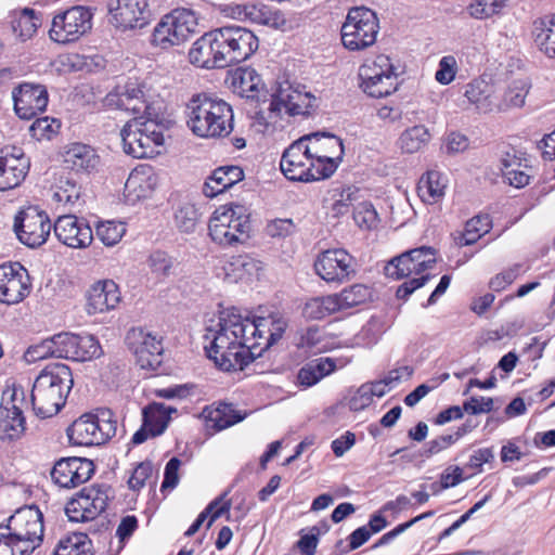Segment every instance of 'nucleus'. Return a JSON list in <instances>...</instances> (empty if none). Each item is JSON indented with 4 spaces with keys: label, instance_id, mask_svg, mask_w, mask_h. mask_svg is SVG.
Wrapping results in <instances>:
<instances>
[{
    "label": "nucleus",
    "instance_id": "774afa93",
    "mask_svg": "<svg viewBox=\"0 0 555 555\" xmlns=\"http://www.w3.org/2000/svg\"><path fill=\"white\" fill-rule=\"evenodd\" d=\"M153 466L150 462L140 463L128 480L131 490L138 491L145 486V481L152 476Z\"/></svg>",
    "mask_w": 555,
    "mask_h": 555
},
{
    "label": "nucleus",
    "instance_id": "de8ad7c7",
    "mask_svg": "<svg viewBox=\"0 0 555 555\" xmlns=\"http://www.w3.org/2000/svg\"><path fill=\"white\" fill-rule=\"evenodd\" d=\"M508 2L509 0H475L467 7V12L473 18L487 20L500 14Z\"/></svg>",
    "mask_w": 555,
    "mask_h": 555
},
{
    "label": "nucleus",
    "instance_id": "cd10ccee",
    "mask_svg": "<svg viewBox=\"0 0 555 555\" xmlns=\"http://www.w3.org/2000/svg\"><path fill=\"white\" fill-rule=\"evenodd\" d=\"M18 397L23 399L24 391L14 388L11 396V406H9V402L0 406V437L2 439H16L25 430V417L22 410L14 403Z\"/></svg>",
    "mask_w": 555,
    "mask_h": 555
},
{
    "label": "nucleus",
    "instance_id": "864d4df0",
    "mask_svg": "<svg viewBox=\"0 0 555 555\" xmlns=\"http://www.w3.org/2000/svg\"><path fill=\"white\" fill-rule=\"evenodd\" d=\"M126 232V227L122 222L105 221L96 225L95 233L101 242L106 246H114L117 244Z\"/></svg>",
    "mask_w": 555,
    "mask_h": 555
},
{
    "label": "nucleus",
    "instance_id": "13d9d810",
    "mask_svg": "<svg viewBox=\"0 0 555 555\" xmlns=\"http://www.w3.org/2000/svg\"><path fill=\"white\" fill-rule=\"evenodd\" d=\"M60 127L61 124L57 119L46 116L37 118L29 127V131L31 137L36 140H49L51 139L52 134L57 132Z\"/></svg>",
    "mask_w": 555,
    "mask_h": 555
},
{
    "label": "nucleus",
    "instance_id": "393cba45",
    "mask_svg": "<svg viewBox=\"0 0 555 555\" xmlns=\"http://www.w3.org/2000/svg\"><path fill=\"white\" fill-rule=\"evenodd\" d=\"M217 36L215 29L204 34L192 46L189 52L190 62L204 68H223L225 67L222 56L219 54L220 48H217Z\"/></svg>",
    "mask_w": 555,
    "mask_h": 555
},
{
    "label": "nucleus",
    "instance_id": "aec40b11",
    "mask_svg": "<svg viewBox=\"0 0 555 555\" xmlns=\"http://www.w3.org/2000/svg\"><path fill=\"white\" fill-rule=\"evenodd\" d=\"M128 340L133 347L137 364L141 369L156 370L163 362L162 338L143 328H133Z\"/></svg>",
    "mask_w": 555,
    "mask_h": 555
},
{
    "label": "nucleus",
    "instance_id": "f03ea898",
    "mask_svg": "<svg viewBox=\"0 0 555 555\" xmlns=\"http://www.w3.org/2000/svg\"><path fill=\"white\" fill-rule=\"evenodd\" d=\"M70 369L64 363L46 366L33 384L30 401L35 414L41 418L52 417L65 405L73 388Z\"/></svg>",
    "mask_w": 555,
    "mask_h": 555
},
{
    "label": "nucleus",
    "instance_id": "9d476101",
    "mask_svg": "<svg viewBox=\"0 0 555 555\" xmlns=\"http://www.w3.org/2000/svg\"><path fill=\"white\" fill-rule=\"evenodd\" d=\"M307 140V151L310 152L318 173L322 179L330 178L343 160V140L332 133L317 132L304 137Z\"/></svg>",
    "mask_w": 555,
    "mask_h": 555
},
{
    "label": "nucleus",
    "instance_id": "4c0bfd02",
    "mask_svg": "<svg viewBox=\"0 0 555 555\" xmlns=\"http://www.w3.org/2000/svg\"><path fill=\"white\" fill-rule=\"evenodd\" d=\"M202 214L190 202H180L173 208V224L180 233H194L201 222Z\"/></svg>",
    "mask_w": 555,
    "mask_h": 555
},
{
    "label": "nucleus",
    "instance_id": "5fc2aeb1",
    "mask_svg": "<svg viewBox=\"0 0 555 555\" xmlns=\"http://www.w3.org/2000/svg\"><path fill=\"white\" fill-rule=\"evenodd\" d=\"M514 165H519L516 157H511L509 154H506V157L502 158L503 176L509 185L524 188L529 183L530 177L526 172L515 169Z\"/></svg>",
    "mask_w": 555,
    "mask_h": 555
},
{
    "label": "nucleus",
    "instance_id": "423d86ee",
    "mask_svg": "<svg viewBox=\"0 0 555 555\" xmlns=\"http://www.w3.org/2000/svg\"><path fill=\"white\" fill-rule=\"evenodd\" d=\"M111 410H100L96 414H83L68 428L69 441L76 446L102 444L116 435L117 421Z\"/></svg>",
    "mask_w": 555,
    "mask_h": 555
},
{
    "label": "nucleus",
    "instance_id": "f704fd0d",
    "mask_svg": "<svg viewBox=\"0 0 555 555\" xmlns=\"http://www.w3.org/2000/svg\"><path fill=\"white\" fill-rule=\"evenodd\" d=\"M532 35L539 50L555 57V14L534 21Z\"/></svg>",
    "mask_w": 555,
    "mask_h": 555
},
{
    "label": "nucleus",
    "instance_id": "a878e982",
    "mask_svg": "<svg viewBox=\"0 0 555 555\" xmlns=\"http://www.w3.org/2000/svg\"><path fill=\"white\" fill-rule=\"evenodd\" d=\"M120 301V293L113 280L98 281L87 293V312L102 313L114 309Z\"/></svg>",
    "mask_w": 555,
    "mask_h": 555
},
{
    "label": "nucleus",
    "instance_id": "c03bdc74",
    "mask_svg": "<svg viewBox=\"0 0 555 555\" xmlns=\"http://www.w3.org/2000/svg\"><path fill=\"white\" fill-rule=\"evenodd\" d=\"M530 83L526 79L514 80L505 91L502 102L496 101L495 109L505 111L511 107H521L529 92Z\"/></svg>",
    "mask_w": 555,
    "mask_h": 555
},
{
    "label": "nucleus",
    "instance_id": "69168bd1",
    "mask_svg": "<svg viewBox=\"0 0 555 555\" xmlns=\"http://www.w3.org/2000/svg\"><path fill=\"white\" fill-rule=\"evenodd\" d=\"M322 332L318 326H310L306 333L301 335L297 346L299 348H306L311 352H321L324 346L321 345Z\"/></svg>",
    "mask_w": 555,
    "mask_h": 555
},
{
    "label": "nucleus",
    "instance_id": "0eeeda50",
    "mask_svg": "<svg viewBox=\"0 0 555 555\" xmlns=\"http://www.w3.org/2000/svg\"><path fill=\"white\" fill-rule=\"evenodd\" d=\"M379 31L377 15L371 9L357 7L349 10L341 26V42L350 51L373 46Z\"/></svg>",
    "mask_w": 555,
    "mask_h": 555
},
{
    "label": "nucleus",
    "instance_id": "1a4fd4ad",
    "mask_svg": "<svg viewBox=\"0 0 555 555\" xmlns=\"http://www.w3.org/2000/svg\"><path fill=\"white\" fill-rule=\"evenodd\" d=\"M217 36V48L224 61L230 66L247 60L258 49V39L247 28L241 26H224L215 29Z\"/></svg>",
    "mask_w": 555,
    "mask_h": 555
},
{
    "label": "nucleus",
    "instance_id": "6ab92c4d",
    "mask_svg": "<svg viewBox=\"0 0 555 555\" xmlns=\"http://www.w3.org/2000/svg\"><path fill=\"white\" fill-rule=\"evenodd\" d=\"M14 111L22 119H31L48 105L47 88L40 83L23 82L12 90Z\"/></svg>",
    "mask_w": 555,
    "mask_h": 555
},
{
    "label": "nucleus",
    "instance_id": "4468645a",
    "mask_svg": "<svg viewBox=\"0 0 555 555\" xmlns=\"http://www.w3.org/2000/svg\"><path fill=\"white\" fill-rule=\"evenodd\" d=\"M92 13L85 7H73L54 16L50 38L60 43L76 41L92 27Z\"/></svg>",
    "mask_w": 555,
    "mask_h": 555
},
{
    "label": "nucleus",
    "instance_id": "c756f323",
    "mask_svg": "<svg viewBox=\"0 0 555 555\" xmlns=\"http://www.w3.org/2000/svg\"><path fill=\"white\" fill-rule=\"evenodd\" d=\"M244 179V171L238 166H222L212 171L203 185L207 197H215Z\"/></svg>",
    "mask_w": 555,
    "mask_h": 555
},
{
    "label": "nucleus",
    "instance_id": "7c9ffc66",
    "mask_svg": "<svg viewBox=\"0 0 555 555\" xmlns=\"http://www.w3.org/2000/svg\"><path fill=\"white\" fill-rule=\"evenodd\" d=\"M168 18L169 48L185 42L196 30L197 21L193 12L189 10H175L166 15Z\"/></svg>",
    "mask_w": 555,
    "mask_h": 555
},
{
    "label": "nucleus",
    "instance_id": "680f3d73",
    "mask_svg": "<svg viewBox=\"0 0 555 555\" xmlns=\"http://www.w3.org/2000/svg\"><path fill=\"white\" fill-rule=\"evenodd\" d=\"M80 198V186L70 180H66L53 194V201L65 205H75Z\"/></svg>",
    "mask_w": 555,
    "mask_h": 555
},
{
    "label": "nucleus",
    "instance_id": "49530a36",
    "mask_svg": "<svg viewBox=\"0 0 555 555\" xmlns=\"http://www.w3.org/2000/svg\"><path fill=\"white\" fill-rule=\"evenodd\" d=\"M39 25L40 20L35 15V11L28 8L12 20V30L22 41L31 38Z\"/></svg>",
    "mask_w": 555,
    "mask_h": 555
},
{
    "label": "nucleus",
    "instance_id": "ea45409f",
    "mask_svg": "<svg viewBox=\"0 0 555 555\" xmlns=\"http://www.w3.org/2000/svg\"><path fill=\"white\" fill-rule=\"evenodd\" d=\"M430 140V133L424 125H415L405 129L398 140L399 147L405 153L421 151Z\"/></svg>",
    "mask_w": 555,
    "mask_h": 555
},
{
    "label": "nucleus",
    "instance_id": "9b49d317",
    "mask_svg": "<svg viewBox=\"0 0 555 555\" xmlns=\"http://www.w3.org/2000/svg\"><path fill=\"white\" fill-rule=\"evenodd\" d=\"M307 149V140L302 137L283 152L280 171L288 180L308 182L322 179Z\"/></svg>",
    "mask_w": 555,
    "mask_h": 555
},
{
    "label": "nucleus",
    "instance_id": "4be33fe9",
    "mask_svg": "<svg viewBox=\"0 0 555 555\" xmlns=\"http://www.w3.org/2000/svg\"><path fill=\"white\" fill-rule=\"evenodd\" d=\"M94 473V464L85 457L59 460L51 472L53 481L63 488H74L88 481Z\"/></svg>",
    "mask_w": 555,
    "mask_h": 555
},
{
    "label": "nucleus",
    "instance_id": "bb28decb",
    "mask_svg": "<svg viewBox=\"0 0 555 555\" xmlns=\"http://www.w3.org/2000/svg\"><path fill=\"white\" fill-rule=\"evenodd\" d=\"M302 88L301 85L294 87L288 78L280 81V111L284 107L289 116L309 114V108L312 107L315 99L310 92L302 91Z\"/></svg>",
    "mask_w": 555,
    "mask_h": 555
},
{
    "label": "nucleus",
    "instance_id": "f8f14e48",
    "mask_svg": "<svg viewBox=\"0 0 555 555\" xmlns=\"http://www.w3.org/2000/svg\"><path fill=\"white\" fill-rule=\"evenodd\" d=\"M14 229L21 243L36 248L47 242L52 225L44 210L38 206H29L16 216Z\"/></svg>",
    "mask_w": 555,
    "mask_h": 555
},
{
    "label": "nucleus",
    "instance_id": "20e7f679",
    "mask_svg": "<svg viewBox=\"0 0 555 555\" xmlns=\"http://www.w3.org/2000/svg\"><path fill=\"white\" fill-rule=\"evenodd\" d=\"M188 111V125L198 137H224L233 129L232 107L221 99L198 94L192 98Z\"/></svg>",
    "mask_w": 555,
    "mask_h": 555
},
{
    "label": "nucleus",
    "instance_id": "e433bc0d",
    "mask_svg": "<svg viewBox=\"0 0 555 555\" xmlns=\"http://www.w3.org/2000/svg\"><path fill=\"white\" fill-rule=\"evenodd\" d=\"M446 188V177L439 171L430 170L421 178L417 189L425 203L435 204L443 197Z\"/></svg>",
    "mask_w": 555,
    "mask_h": 555
},
{
    "label": "nucleus",
    "instance_id": "09e8293b",
    "mask_svg": "<svg viewBox=\"0 0 555 555\" xmlns=\"http://www.w3.org/2000/svg\"><path fill=\"white\" fill-rule=\"evenodd\" d=\"M139 93L140 87L137 83L130 82L125 86H117L105 96V104L109 107L125 109L131 104L132 96Z\"/></svg>",
    "mask_w": 555,
    "mask_h": 555
},
{
    "label": "nucleus",
    "instance_id": "6e6d98bb",
    "mask_svg": "<svg viewBox=\"0 0 555 555\" xmlns=\"http://www.w3.org/2000/svg\"><path fill=\"white\" fill-rule=\"evenodd\" d=\"M358 189L354 186H348L343 189L338 198H335L332 203L330 212L332 217L339 218L347 215L350 211L353 202L357 199Z\"/></svg>",
    "mask_w": 555,
    "mask_h": 555
},
{
    "label": "nucleus",
    "instance_id": "f3484780",
    "mask_svg": "<svg viewBox=\"0 0 555 555\" xmlns=\"http://www.w3.org/2000/svg\"><path fill=\"white\" fill-rule=\"evenodd\" d=\"M28 271L20 263L0 266V301L7 305L21 302L30 292Z\"/></svg>",
    "mask_w": 555,
    "mask_h": 555
},
{
    "label": "nucleus",
    "instance_id": "412c9836",
    "mask_svg": "<svg viewBox=\"0 0 555 555\" xmlns=\"http://www.w3.org/2000/svg\"><path fill=\"white\" fill-rule=\"evenodd\" d=\"M54 235L70 248H87L93 241L91 227L74 215L59 216L53 224Z\"/></svg>",
    "mask_w": 555,
    "mask_h": 555
},
{
    "label": "nucleus",
    "instance_id": "338daca9",
    "mask_svg": "<svg viewBox=\"0 0 555 555\" xmlns=\"http://www.w3.org/2000/svg\"><path fill=\"white\" fill-rule=\"evenodd\" d=\"M521 264L516 263L513 267L498 273L489 282V287L494 292H501L512 284L518 276Z\"/></svg>",
    "mask_w": 555,
    "mask_h": 555
},
{
    "label": "nucleus",
    "instance_id": "0e129e2a",
    "mask_svg": "<svg viewBox=\"0 0 555 555\" xmlns=\"http://www.w3.org/2000/svg\"><path fill=\"white\" fill-rule=\"evenodd\" d=\"M173 263L175 260L160 250L154 251L149 258V264L152 271L163 276L170 274Z\"/></svg>",
    "mask_w": 555,
    "mask_h": 555
},
{
    "label": "nucleus",
    "instance_id": "603ef678",
    "mask_svg": "<svg viewBox=\"0 0 555 555\" xmlns=\"http://www.w3.org/2000/svg\"><path fill=\"white\" fill-rule=\"evenodd\" d=\"M54 358H64L76 361L77 359V335L60 333L53 336Z\"/></svg>",
    "mask_w": 555,
    "mask_h": 555
},
{
    "label": "nucleus",
    "instance_id": "b1692460",
    "mask_svg": "<svg viewBox=\"0 0 555 555\" xmlns=\"http://www.w3.org/2000/svg\"><path fill=\"white\" fill-rule=\"evenodd\" d=\"M9 535L14 538H43V516L37 506H25L17 509L3 526Z\"/></svg>",
    "mask_w": 555,
    "mask_h": 555
},
{
    "label": "nucleus",
    "instance_id": "3c124183",
    "mask_svg": "<svg viewBox=\"0 0 555 555\" xmlns=\"http://www.w3.org/2000/svg\"><path fill=\"white\" fill-rule=\"evenodd\" d=\"M243 418L244 417L235 412L231 405L223 404L210 412L208 421L212 423L215 429L222 430L241 422Z\"/></svg>",
    "mask_w": 555,
    "mask_h": 555
},
{
    "label": "nucleus",
    "instance_id": "4d7b16f0",
    "mask_svg": "<svg viewBox=\"0 0 555 555\" xmlns=\"http://www.w3.org/2000/svg\"><path fill=\"white\" fill-rule=\"evenodd\" d=\"M133 122L139 124L140 131L149 137L155 151H159L164 144V134L162 126L154 119V116H149L144 120L135 118Z\"/></svg>",
    "mask_w": 555,
    "mask_h": 555
},
{
    "label": "nucleus",
    "instance_id": "72a5a7b5",
    "mask_svg": "<svg viewBox=\"0 0 555 555\" xmlns=\"http://www.w3.org/2000/svg\"><path fill=\"white\" fill-rule=\"evenodd\" d=\"M336 370V362L331 358H320L308 362L297 374L300 386L308 388L318 384L322 378Z\"/></svg>",
    "mask_w": 555,
    "mask_h": 555
},
{
    "label": "nucleus",
    "instance_id": "ddd939ff",
    "mask_svg": "<svg viewBox=\"0 0 555 555\" xmlns=\"http://www.w3.org/2000/svg\"><path fill=\"white\" fill-rule=\"evenodd\" d=\"M107 486L83 488L65 506V513L70 521L83 522L93 520L105 511L108 501Z\"/></svg>",
    "mask_w": 555,
    "mask_h": 555
},
{
    "label": "nucleus",
    "instance_id": "052dcab7",
    "mask_svg": "<svg viewBox=\"0 0 555 555\" xmlns=\"http://www.w3.org/2000/svg\"><path fill=\"white\" fill-rule=\"evenodd\" d=\"M457 72V62L453 55H446L439 61L438 69L435 74L436 80L441 85L451 83Z\"/></svg>",
    "mask_w": 555,
    "mask_h": 555
},
{
    "label": "nucleus",
    "instance_id": "e2e57ef3",
    "mask_svg": "<svg viewBox=\"0 0 555 555\" xmlns=\"http://www.w3.org/2000/svg\"><path fill=\"white\" fill-rule=\"evenodd\" d=\"M353 219L360 228L371 229L377 222V212L370 203H361L353 211Z\"/></svg>",
    "mask_w": 555,
    "mask_h": 555
},
{
    "label": "nucleus",
    "instance_id": "a18cd8bd",
    "mask_svg": "<svg viewBox=\"0 0 555 555\" xmlns=\"http://www.w3.org/2000/svg\"><path fill=\"white\" fill-rule=\"evenodd\" d=\"M491 219L488 215L476 216L465 224V230L459 237L457 244L467 246L476 243L482 235L489 232Z\"/></svg>",
    "mask_w": 555,
    "mask_h": 555
},
{
    "label": "nucleus",
    "instance_id": "473e14b6",
    "mask_svg": "<svg viewBox=\"0 0 555 555\" xmlns=\"http://www.w3.org/2000/svg\"><path fill=\"white\" fill-rule=\"evenodd\" d=\"M464 95L481 113H490L496 107L494 87L486 80L476 79L469 82Z\"/></svg>",
    "mask_w": 555,
    "mask_h": 555
},
{
    "label": "nucleus",
    "instance_id": "2f4dec72",
    "mask_svg": "<svg viewBox=\"0 0 555 555\" xmlns=\"http://www.w3.org/2000/svg\"><path fill=\"white\" fill-rule=\"evenodd\" d=\"M64 163L67 168L77 172H90L99 166L100 157L90 145L73 143L64 153Z\"/></svg>",
    "mask_w": 555,
    "mask_h": 555
},
{
    "label": "nucleus",
    "instance_id": "8fccbe9b",
    "mask_svg": "<svg viewBox=\"0 0 555 555\" xmlns=\"http://www.w3.org/2000/svg\"><path fill=\"white\" fill-rule=\"evenodd\" d=\"M230 509V504L229 503H221L220 500H215L212 501L206 508L205 511H203L198 517L196 518V520L191 525V527L185 531V535L186 537H192L193 534H195L201 526L203 525V522L206 520V518L208 517V515L210 514V519L207 524V528H209L212 522L219 518L223 513L228 512Z\"/></svg>",
    "mask_w": 555,
    "mask_h": 555
},
{
    "label": "nucleus",
    "instance_id": "bf43d9fd",
    "mask_svg": "<svg viewBox=\"0 0 555 555\" xmlns=\"http://www.w3.org/2000/svg\"><path fill=\"white\" fill-rule=\"evenodd\" d=\"M77 359L76 361H87L96 358L101 353V347L98 340L91 335H77Z\"/></svg>",
    "mask_w": 555,
    "mask_h": 555
},
{
    "label": "nucleus",
    "instance_id": "f257e3e1",
    "mask_svg": "<svg viewBox=\"0 0 555 555\" xmlns=\"http://www.w3.org/2000/svg\"><path fill=\"white\" fill-rule=\"evenodd\" d=\"M276 319L243 317L236 308L220 313L216 327H207L204 349L207 357L222 371L243 370L262 356L275 340Z\"/></svg>",
    "mask_w": 555,
    "mask_h": 555
},
{
    "label": "nucleus",
    "instance_id": "39448f33",
    "mask_svg": "<svg viewBox=\"0 0 555 555\" xmlns=\"http://www.w3.org/2000/svg\"><path fill=\"white\" fill-rule=\"evenodd\" d=\"M209 236L223 246L243 244L249 238L250 220L247 209L238 204L217 209L209 220Z\"/></svg>",
    "mask_w": 555,
    "mask_h": 555
},
{
    "label": "nucleus",
    "instance_id": "6e6552de",
    "mask_svg": "<svg viewBox=\"0 0 555 555\" xmlns=\"http://www.w3.org/2000/svg\"><path fill=\"white\" fill-rule=\"evenodd\" d=\"M360 87L372 98H385L397 91L399 81L396 67L387 55H377L359 68Z\"/></svg>",
    "mask_w": 555,
    "mask_h": 555
},
{
    "label": "nucleus",
    "instance_id": "c9c22d12",
    "mask_svg": "<svg viewBox=\"0 0 555 555\" xmlns=\"http://www.w3.org/2000/svg\"><path fill=\"white\" fill-rule=\"evenodd\" d=\"M177 410L164 403L153 402L143 409V424L152 437L163 434L168 425L169 415Z\"/></svg>",
    "mask_w": 555,
    "mask_h": 555
},
{
    "label": "nucleus",
    "instance_id": "dca6fc26",
    "mask_svg": "<svg viewBox=\"0 0 555 555\" xmlns=\"http://www.w3.org/2000/svg\"><path fill=\"white\" fill-rule=\"evenodd\" d=\"M436 250L421 246L392 258L385 267L387 276L400 280L411 274H421L436 263Z\"/></svg>",
    "mask_w": 555,
    "mask_h": 555
},
{
    "label": "nucleus",
    "instance_id": "79ce46f5",
    "mask_svg": "<svg viewBox=\"0 0 555 555\" xmlns=\"http://www.w3.org/2000/svg\"><path fill=\"white\" fill-rule=\"evenodd\" d=\"M336 312L338 311L333 294L310 298L302 309L304 317L310 320H321Z\"/></svg>",
    "mask_w": 555,
    "mask_h": 555
},
{
    "label": "nucleus",
    "instance_id": "7ed1b4c3",
    "mask_svg": "<svg viewBox=\"0 0 555 555\" xmlns=\"http://www.w3.org/2000/svg\"><path fill=\"white\" fill-rule=\"evenodd\" d=\"M232 86L240 95L257 100L253 122L255 130L273 134L278 120V89L269 92L258 73L250 67L237 69L233 75Z\"/></svg>",
    "mask_w": 555,
    "mask_h": 555
},
{
    "label": "nucleus",
    "instance_id": "c85d7f7f",
    "mask_svg": "<svg viewBox=\"0 0 555 555\" xmlns=\"http://www.w3.org/2000/svg\"><path fill=\"white\" fill-rule=\"evenodd\" d=\"M122 146L126 154L134 158H151L160 152L155 151L152 141L142 133L138 122H127L120 131Z\"/></svg>",
    "mask_w": 555,
    "mask_h": 555
},
{
    "label": "nucleus",
    "instance_id": "58836bf2",
    "mask_svg": "<svg viewBox=\"0 0 555 555\" xmlns=\"http://www.w3.org/2000/svg\"><path fill=\"white\" fill-rule=\"evenodd\" d=\"M257 270V262L247 255L233 256L223 266L224 279L230 283L243 281Z\"/></svg>",
    "mask_w": 555,
    "mask_h": 555
},
{
    "label": "nucleus",
    "instance_id": "a19ab883",
    "mask_svg": "<svg viewBox=\"0 0 555 555\" xmlns=\"http://www.w3.org/2000/svg\"><path fill=\"white\" fill-rule=\"evenodd\" d=\"M336 301L337 311L353 308L364 304L371 297L370 288L363 284H353L344 288L338 294H333Z\"/></svg>",
    "mask_w": 555,
    "mask_h": 555
},
{
    "label": "nucleus",
    "instance_id": "2eb2a0df",
    "mask_svg": "<svg viewBox=\"0 0 555 555\" xmlns=\"http://www.w3.org/2000/svg\"><path fill=\"white\" fill-rule=\"evenodd\" d=\"M314 270L327 283H344L356 274V259L345 249H328L318 257Z\"/></svg>",
    "mask_w": 555,
    "mask_h": 555
},
{
    "label": "nucleus",
    "instance_id": "a211bd4d",
    "mask_svg": "<svg viewBox=\"0 0 555 555\" xmlns=\"http://www.w3.org/2000/svg\"><path fill=\"white\" fill-rule=\"evenodd\" d=\"M111 23L121 29L142 28L149 22L146 0H107Z\"/></svg>",
    "mask_w": 555,
    "mask_h": 555
},
{
    "label": "nucleus",
    "instance_id": "37998d69",
    "mask_svg": "<svg viewBox=\"0 0 555 555\" xmlns=\"http://www.w3.org/2000/svg\"><path fill=\"white\" fill-rule=\"evenodd\" d=\"M153 188L150 178L145 177L143 172L132 171L125 183V196L130 202L146 198L152 194Z\"/></svg>",
    "mask_w": 555,
    "mask_h": 555
},
{
    "label": "nucleus",
    "instance_id": "5701e85b",
    "mask_svg": "<svg viewBox=\"0 0 555 555\" xmlns=\"http://www.w3.org/2000/svg\"><path fill=\"white\" fill-rule=\"evenodd\" d=\"M29 159L21 149L13 147L11 152H0V191L18 186L29 170Z\"/></svg>",
    "mask_w": 555,
    "mask_h": 555
}]
</instances>
